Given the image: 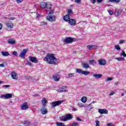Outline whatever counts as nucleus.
I'll return each instance as SVG.
<instances>
[{
  "label": "nucleus",
  "instance_id": "603ef678",
  "mask_svg": "<svg viewBox=\"0 0 126 126\" xmlns=\"http://www.w3.org/2000/svg\"><path fill=\"white\" fill-rule=\"evenodd\" d=\"M96 1L98 3H101L103 1V0H96Z\"/></svg>",
  "mask_w": 126,
  "mask_h": 126
},
{
  "label": "nucleus",
  "instance_id": "423d86ee",
  "mask_svg": "<svg viewBox=\"0 0 126 126\" xmlns=\"http://www.w3.org/2000/svg\"><path fill=\"white\" fill-rule=\"evenodd\" d=\"M28 52V49H23L22 52H21L19 55V57L21 58L22 59H23L24 60H25V56L26 55V53Z\"/></svg>",
  "mask_w": 126,
  "mask_h": 126
},
{
  "label": "nucleus",
  "instance_id": "6ab92c4d",
  "mask_svg": "<svg viewBox=\"0 0 126 126\" xmlns=\"http://www.w3.org/2000/svg\"><path fill=\"white\" fill-rule=\"evenodd\" d=\"M63 20H64V21H66V22H67L70 19V16H68V15L66 14L63 17Z\"/></svg>",
  "mask_w": 126,
  "mask_h": 126
},
{
  "label": "nucleus",
  "instance_id": "e2e57ef3",
  "mask_svg": "<svg viewBox=\"0 0 126 126\" xmlns=\"http://www.w3.org/2000/svg\"><path fill=\"white\" fill-rule=\"evenodd\" d=\"M73 111H77V109H76V108H74V109H73Z\"/></svg>",
  "mask_w": 126,
  "mask_h": 126
},
{
  "label": "nucleus",
  "instance_id": "1a4fd4ad",
  "mask_svg": "<svg viewBox=\"0 0 126 126\" xmlns=\"http://www.w3.org/2000/svg\"><path fill=\"white\" fill-rule=\"evenodd\" d=\"M29 59L30 62H31V63H38V60H37L36 57L29 56Z\"/></svg>",
  "mask_w": 126,
  "mask_h": 126
},
{
  "label": "nucleus",
  "instance_id": "864d4df0",
  "mask_svg": "<svg viewBox=\"0 0 126 126\" xmlns=\"http://www.w3.org/2000/svg\"><path fill=\"white\" fill-rule=\"evenodd\" d=\"M9 19L10 20H14L15 19V18H14V17H10V18H9Z\"/></svg>",
  "mask_w": 126,
  "mask_h": 126
},
{
  "label": "nucleus",
  "instance_id": "f257e3e1",
  "mask_svg": "<svg viewBox=\"0 0 126 126\" xmlns=\"http://www.w3.org/2000/svg\"><path fill=\"white\" fill-rule=\"evenodd\" d=\"M44 61L49 64H56V62H58V59L55 57V54H48L44 58Z\"/></svg>",
  "mask_w": 126,
  "mask_h": 126
},
{
  "label": "nucleus",
  "instance_id": "39448f33",
  "mask_svg": "<svg viewBox=\"0 0 126 126\" xmlns=\"http://www.w3.org/2000/svg\"><path fill=\"white\" fill-rule=\"evenodd\" d=\"M74 42V39L71 37H66L64 40V44H71Z\"/></svg>",
  "mask_w": 126,
  "mask_h": 126
},
{
  "label": "nucleus",
  "instance_id": "49530a36",
  "mask_svg": "<svg viewBox=\"0 0 126 126\" xmlns=\"http://www.w3.org/2000/svg\"><path fill=\"white\" fill-rule=\"evenodd\" d=\"M91 1L93 4H95V3H96V0H91Z\"/></svg>",
  "mask_w": 126,
  "mask_h": 126
},
{
  "label": "nucleus",
  "instance_id": "f8f14e48",
  "mask_svg": "<svg viewBox=\"0 0 126 126\" xmlns=\"http://www.w3.org/2000/svg\"><path fill=\"white\" fill-rule=\"evenodd\" d=\"M46 19L48 20V21H50V22H54V21H56V16H47Z\"/></svg>",
  "mask_w": 126,
  "mask_h": 126
},
{
  "label": "nucleus",
  "instance_id": "f3484780",
  "mask_svg": "<svg viewBox=\"0 0 126 126\" xmlns=\"http://www.w3.org/2000/svg\"><path fill=\"white\" fill-rule=\"evenodd\" d=\"M29 108L28 105H27V102H24V104H22L21 109L22 110H27Z\"/></svg>",
  "mask_w": 126,
  "mask_h": 126
},
{
  "label": "nucleus",
  "instance_id": "72a5a7b5",
  "mask_svg": "<svg viewBox=\"0 0 126 126\" xmlns=\"http://www.w3.org/2000/svg\"><path fill=\"white\" fill-rule=\"evenodd\" d=\"M109 1L110 2H120V1H121V0H109Z\"/></svg>",
  "mask_w": 126,
  "mask_h": 126
},
{
  "label": "nucleus",
  "instance_id": "c85d7f7f",
  "mask_svg": "<svg viewBox=\"0 0 126 126\" xmlns=\"http://www.w3.org/2000/svg\"><path fill=\"white\" fill-rule=\"evenodd\" d=\"M116 60L118 61V62H124L126 61V59L124 57H120L116 58Z\"/></svg>",
  "mask_w": 126,
  "mask_h": 126
},
{
  "label": "nucleus",
  "instance_id": "680f3d73",
  "mask_svg": "<svg viewBox=\"0 0 126 126\" xmlns=\"http://www.w3.org/2000/svg\"><path fill=\"white\" fill-rule=\"evenodd\" d=\"M4 87H5L6 88H7V87H10V85H4Z\"/></svg>",
  "mask_w": 126,
  "mask_h": 126
},
{
  "label": "nucleus",
  "instance_id": "a18cd8bd",
  "mask_svg": "<svg viewBox=\"0 0 126 126\" xmlns=\"http://www.w3.org/2000/svg\"><path fill=\"white\" fill-rule=\"evenodd\" d=\"M108 12H109V14L110 15H113V11H112V10H109V11H108Z\"/></svg>",
  "mask_w": 126,
  "mask_h": 126
},
{
  "label": "nucleus",
  "instance_id": "412c9836",
  "mask_svg": "<svg viewBox=\"0 0 126 126\" xmlns=\"http://www.w3.org/2000/svg\"><path fill=\"white\" fill-rule=\"evenodd\" d=\"M52 9V4H47L45 9L46 11H49V10H51Z\"/></svg>",
  "mask_w": 126,
  "mask_h": 126
},
{
  "label": "nucleus",
  "instance_id": "774afa93",
  "mask_svg": "<svg viewBox=\"0 0 126 126\" xmlns=\"http://www.w3.org/2000/svg\"><path fill=\"white\" fill-rule=\"evenodd\" d=\"M80 103H78V106H80Z\"/></svg>",
  "mask_w": 126,
  "mask_h": 126
},
{
  "label": "nucleus",
  "instance_id": "dca6fc26",
  "mask_svg": "<svg viewBox=\"0 0 126 126\" xmlns=\"http://www.w3.org/2000/svg\"><path fill=\"white\" fill-rule=\"evenodd\" d=\"M68 21V23L71 26H74L76 24V21L73 19H70Z\"/></svg>",
  "mask_w": 126,
  "mask_h": 126
},
{
  "label": "nucleus",
  "instance_id": "c756f323",
  "mask_svg": "<svg viewBox=\"0 0 126 126\" xmlns=\"http://www.w3.org/2000/svg\"><path fill=\"white\" fill-rule=\"evenodd\" d=\"M82 66L84 68H89V64L87 63H83Z\"/></svg>",
  "mask_w": 126,
  "mask_h": 126
},
{
  "label": "nucleus",
  "instance_id": "052dcab7",
  "mask_svg": "<svg viewBox=\"0 0 126 126\" xmlns=\"http://www.w3.org/2000/svg\"><path fill=\"white\" fill-rule=\"evenodd\" d=\"M34 97H38L39 96H40V95H39L38 94H35L34 95H33Z\"/></svg>",
  "mask_w": 126,
  "mask_h": 126
},
{
  "label": "nucleus",
  "instance_id": "6e6d98bb",
  "mask_svg": "<svg viewBox=\"0 0 126 126\" xmlns=\"http://www.w3.org/2000/svg\"><path fill=\"white\" fill-rule=\"evenodd\" d=\"M0 67H4V64L3 63L0 64Z\"/></svg>",
  "mask_w": 126,
  "mask_h": 126
},
{
  "label": "nucleus",
  "instance_id": "c9c22d12",
  "mask_svg": "<svg viewBox=\"0 0 126 126\" xmlns=\"http://www.w3.org/2000/svg\"><path fill=\"white\" fill-rule=\"evenodd\" d=\"M71 126H78V123L77 122H73Z\"/></svg>",
  "mask_w": 126,
  "mask_h": 126
},
{
  "label": "nucleus",
  "instance_id": "de8ad7c7",
  "mask_svg": "<svg viewBox=\"0 0 126 126\" xmlns=\"http://www.w3.org/2000/svg\"><path fill=\"white\" fill-rule=\"evenodd\" d=\"M23 0H16V2L17 3H20V2H22Z\"/></svg>",
  "mask_w": 126,
  "mask_h": 126
},
{
  "label": "nucleus",
  "instance_id": "8fccbe9b",
  "mask_svg": "<svg viewBox=\"0 0 126 126\" xmlns=\"http://www.w3.org/2000/svg\"><path fill=\"white\" fill-rule=\"evenodd\" d=\"M75 1L76 3H80V2H81V0H75Z\"/></svg>",
  "mask_w": 126,
  "mask_h": 126
},
{
  "label": "nucleus",
  "instance_id": "c03bdc74",
  "mask_svg": "<svg viewBox=\"0 0 126 126\" xmlns=\"http://www.w3.org/2000/svg\"><path fill=\"white\" fill-rule=\"evenodd\" d=\"M12 54H13V55H14V56H15L16 57H17V52H16V51H13V52H12Z\"/></svg>",
  "mask_w": 126,
  "mask_h": 126
},
{
  "label": "nucleus",
  "instance_id": "2f4dec72",
  "mask_svg": "<svg viewBox=\"0 0 126 126\" xmlns=\"http://www.w3.org/2000/svg\"><path fill=\"white\" fill-rule=\"evenodd\" d=\"M56 126H66L64 125V123H60V122H56Z\"/></svg>",
  "mask_w": 126,
  "mask_h": 126
},
{
  "label": "nucleus",
  "instance_id": "393cba45",
  "mask_svg": "<svg viewBox=\"0 0 126 126\" xmlns=\"http://www.w3.org/2000/svg\"><path fill=\"white\" fill-rule=\"evenodd\" d=\"M1 54L4 57H7L8 56H9V53H8V52L7 51H6V52L2 51L1 52Z\"/></svg>",
  "mask_w": 126,
  "mask_h": 126
},
{
  "label": "nucleus",
  "instance_id": "aec40b11",
  "mask_svg": "<svg viewBox=\"0 0 126 126\" xmlns=\"http://www.w3.org/2000/svg\"><path fill=\"white\" fill-rule=\"evenodd\" d=\"M48 3L46 2H40V7L41 8H45L47 6V4Z\"/></svg>",
  "mask_w": 126,
  "mask_h": 126
},
{
  "label": "nucleus",
  "instance_id": "473e14b6",
  "mask_svg": "<svg viewBox=\"0 0 126 126\" xmlns=\"http://www.w3.org/2000/svg\"><path fill=\"white\" fill-rule=\"evenodd\" d=\"M45 25H48V23L45 21H42L40 23V26H45Z\"/></svg>",
  "mask_w": 126,
  "mask_h": 126
},
{
  "label": "nucleus",
  "instance_id": "e433bc0d",
  "mask_svg": "<svg viewBox=\"0 0 126 126\" xmlns=\"http://www.w3.org/2000/svg\"><path fill=\"white\" fill-rule=\"evenodd\" d=\"M121 56H123V57H126V52L124 51H122V53L121 54Z\"/></svg>",
  "mask_w": 126,
  "mask_h": 126
},
{
  "label": "nucleus",
  "instance_id": "0e129e2a",
  "mask_svg": "<svg viewBox=\"0 0 126 126\" xmlns=\"http://www.w3.org/2000/svg\"><path fill=\"white\" fill-rule=\"evenodd\" d=\"M125 94L124 93H122V94H121V96H124Z\"/></svg>",
  "mask_w": 126,
  "mask_h": 126
},
{
  "label": "nucleus",
  "instance_id": "37998d69",
  "mask_svg": "<svg viewBox=\"0 0 126 126\" xmlns=\"http://www.w3.org/2000/svg\"><path fill=\"white\" fill-rule=\"evenodd\" d=\"M26 64H27V65H30L31 66V65H32V63H31V62H30L29 61L27 62Z\"/></svg>",
  "mask_w": 126,
  "mask_h": 126
},
{
  "label": "nucleus",
  "instance_id": "a211bd4d",
  "mask_svg": "<svg viewBox=\"0 0 126 126\" xmlns=\"http://www.w3.org/2000/svg\"><path fill=\"white\" fill-rule=\"evenodd\" d=\"M98 62L99 64H100V65H105V64L106 63V60H103V59L98 60Z\"/></svg>",
  "mask_w": 126,
  "mask_h": 126
},
{
  "label": "nucleus",
  "instance_id": "9d476101",
  "mask_svg": "<svg viewBox=\"0 0 126 126\" xmlns=\"http://www.w3.org/2000/svg\"><path fill=\"white\" fill-rule=\"evenodd\" d=\"M40 111L42 115H46V114H48V109L46 108V106H43L41 108Z\"/></svg>",
  "mask_w": 126,
  "mask_h": 126
},
{
  "label": "nucleus",
  "instance_id": "4468645a",
  "mask_svg": "<svg viewBox=\"0 0 126 126\" xmlns=\"http://www.w3.org/2000/svg\"><path fill=\"white\" fill-rule=\"evenodd\" d=\"M5 25L8 29H11V28H13V24L11 22H6Z\"/></svg>",
  "mask_w": 126,
  "mask_h": 126
},
{
  "label": "nucleus",
  "instance_id": "4be33fe9",
  "mask_svg": "<svg viewBox=\"0 0 126 126\" xmlns=\"http://www.w3.org/2000/svg\"><path fill=\"white\" fill-rule=\"evenodd\" d=\"M94 77L98 79V78H101L102 77V74H94L93 75Z\"/></svg>",
  "mask_w": 126,
  "mask_h": 126
},
{
  "label": "nucleus",
  "instance_id": "cd10ccee",
  "mask_svg": "<svg viewBox=\"0 0 126 126\" xmlns=\"http://www.w3.org/2000/svg\"><path fill=\"white\" fill-rule=\"evenodd\" d=\"M12 97V94H5V98L6 99H10Z\"/></svg>",
  "mask_w": 126,
  "mask_h": 126
},
{
  "label": "nucleus",
  "instance_id": "0eeeda50",
  "mask_svg": "<svg viewBox=\"0 0 126 126\" xmlns=\"http://www.w3.org/2000/svg\"><path fill=\"white\" fill-rule=\"evenodd\" d=\"M60 77L61 75H60V72H57L53 76V78L54 81H60Z\"/></svg>",
  "mask_w": 126,
  "mask_h": 126
},
{
  "label": "nucleus",
  "instance_id": "3c124183",
  "mask_svg": "<svg viewBox=\"0 0 126 126\" xmlns=\"http://www.w3.org/2000/svg\"><path fill=\"white\" fill-rule=\"evenodd\" d=\"M77 121L79 122H82V119H80L79 117H77Z\"/></svg>",
  "mask_w": 126,
  "mask_h": 126
},
{
  "label": "nucleus",
  "instance_id": "5fc2aeb1",
  "mask_svg": "<svg viewBox=\"0 0 126 126\" xmlns=\"http://www.w3.org/2000/svg\"><path fill=\"white\" fill-rule=\"evenodd\" d=\"M119 84H120L119 82H116L114 83L115 85H119Z\"/></svg>",
  "mask_w": 126,
  "mask_h": 126
},
{
  "label": "nucleus",
  "instance_id": "4d7b16f0",
  "mask_svg": "<svg viewBox=\"0 0 126 126\" xmlns=\"http://www.w3.org/2000/svg\"><path fill=\"white\" fill-rule=\"evenodd\" d=\"M115 93L114 92H112L111 93H110L109 95L110 96H112V95H114Z\"/></svg>",
  "mask_w": 126,
  "mask_h": 126
},
{
  "label": "nucleus",
  "instance_id": "ddd939ff",
  "mask_svg": "<svg viewBox=\"0 0 126 126\" xmlns=\"http://www.w3.org/2000/svg\"><path fill=\"white\" fill-rule=\"evenodd\" d=\"M98 112L99 113V114L103 115V114H108V111L106 109H98Z\"/></svg>",
  "mask_w": 126,
  "mask_h": 126
},
{
  "label": "nucleus",
  "instance_id": "09e8293b",
  "mask_svg": "<svg viewBox=\"0 0 126 126\" xmlns=\"http://www.w3.org/2000/svg\"><path fill=\"white\" fill-rule=\"evenodd\" d=\"M125 43V40H121L119 41V44H124Z\"/></svg>",
  "mask_w": 126,
  "mask_h": 126
},
{
  "label": "nucleus",
  "instance_id": "f03ea898",
  "mask_svg": "<svg viewBox=\"0 0 126 126\" xmlns=\"http://www.w3.org/2000/svg\"><path fill=\"white\" fill-rule=\"evenodd\" d=\"M72 119V115L70 114H67L65 116H62L60 117V120L62 122H67L69 120Z\"/></svg>",
  "mask_w": 126,
  "mask_h": 126
},
{
  "label": "nucleus",
  "instance_id": "ea45409f",
  "mask_svg": "<svg viewBox=\"0 0 126 126\" xmlns=\"http://www.w3.org/2000/svg\"><path fill=\"white\" fill-rule=\"evenodd\" d=\"M25 78H26V79H27V80H29V79H32V80L33 79V78H32V77H31V76L26 77Z\"/></svg>",
  "mask_w": 126,
  "mask_h": 126
},
{
  "label": "nucleus",
  "instance_id": "7ed1b4c3",
  "mask_svg": "<svg viewBox=\"0 0 126 126\" xmlns=\"http://www.w3.org/2000/svg\"><path fill=\"white\" fill-rule=\"evenodd\" d=\"M76 72L77 73H79L80 74H84V75H88L89 74H90V72L88 71H83L80 69H76Z\"/></svg>",
  "mask_w": 126,
  "mask_h": 126
},
{
  "label": "nucleus",
  "instance_id": "79ce46f5",
  "mask_svg": "<svg viewBox=\"0 0 126 126\" xmlns=\"http://www.w3.org/2000/svg\"><path fill=\"white\" fill-rule=\"evenodd\" d=\"M0 98H1V99H4V98H5V94H1L0 96Z\"/></svg>",
  "mask_w": 126,
  "mask_h": 126
},
{
  "label": "nucleus",
  "instance_id": "58836bf2",
  "mask_svg": "<svg viewBox=\"0 0 126 126\" xmlns=\"http://www.w3.org/2000/svg\"><path fill=\"white\" fill-rule=\"evenodd\" d=\"M68 75L69 77H72V76H74V73H69Z\"/></svg>",
  "mask_w": 126,
  "mask_h": 126
},
{
  "label": "nucleus",
  "instance_id": "a878e982",
  "mask_svg": "<svg viewBox=\"0 0 126 126\" xmlns=\"http://www.w3.org/2000/svg\"><path fill=\"white\" fill-rule=\"evenodd\" d=\"M96 63L97 62H96V61L94 60H91L89 61V64H90L91 65H93L94 64Z\"/></svg>",
  "mask_w": 126,
  "mask_h": 126
},
{
  "label": "nucleus",
  "instance_id": "5701e85b",
  "mask_svg": "<svg viewBox=\"0 0 126 126\" xmlns=\"http://www.w3.org/2000/svg\"><path fill=\"white\" fill-rule=\"evenodd\" d=\"M42 104L43 106H46V103H48V100L46 98H44L41 100Z\"/></svg>",
  "mask_w": 126,
  "mask_h": 126
},
{
  "label": "nucleus",
  "instance_id": "6e6552de",
  "mask_svg": "<svg viewBox=\"0 0 126 126\" xmlns=\"http://www.w3.org/2000/svg\"><path fill=\"white\" fill-rule=\"evenodd\" d=\"M10 75L12 79H15V80H17V79H18V75L15 71H12Z\"/></svg>",
  "mask_w": 126,
  "mask_h": 126
},
{
  "label": "nucleus",
  "instance_id": "20e7f679",
  "mask_svg": "<svg viewBox=\"0 0 126 126\" xmlns=\"http://www.w3.org/2000/svg\"><path fill=\"white\" fill-rule=\"evenodd\" d=\"M63 100L55 101L52 102L51 104L53 108H55V107H57L58 106H60V105H61V104L63 103Z\"/></svg>",
  "mask_w": 126,
  "mask_h": 126
},
{
  "label": "nucleus",
  "instance_id": "13d9d810",
  "mask_svg": "<svg viewBox=\"0 0 126 126\" xmlns=\"http://www.w3.org/2000/svg\"><path fill=\"white\" fill-rule=\"evenodd\" d=\"M54 14V11H50L49 13V15H51V14Z\"/></svg>",
  "mask_w": 126,
  "mask_h": 126
},
{
  "label": "nucleus",
  "instance_id": "69168bd1",
  "mask_svg": "<svg viewBox=\"0 0 126 126\" xmlns=\"http://www.w3.org/2000/svg\"><path fill=\"white\" fill-rule=\"evenodd\" d=\"M2 81H0V84H2Z\"/></svg>",
  "mask_w": 126,
  "mask_h": 126
},
{
  "label": "nucleus",
  "instance_id": "b1692460",
  "mask_svg": "<svg viewBox=\"0 0 126 126\" xmlns=\"http://www.w3.org/2000/svg\"><path fill=\"white\" fill-rule=\"evenodd\" d=\"M95 47L96 48H97V45H88L87 46V49H88V50H93L94 48H95Z\"/></svg>",
  "mask_w": 126,
  "mask_h": 126
},
{
  "label": "nucleus",
  "instance_id": "9b49d317",
  "mask_svg": "<svg viewBox=\"0 0 126 126\" xmlns=\"http://www.w3.org/2000/svg\"><path fill=\"white\" fill-rule=\"evenodd\" d=\"M67 89V86H63L62 87L60 88L61 90H58V92H59L60 93H63V92H67V90H65Z\"/></svg>",
  "mask_w": 126,
  "mask_h": 126
},
{
  "label": "nucleus",
  "instance_id": "4c0bfd02",
  "mask_svg": "<svg viewBox=\"0 0 126 126\" xmlns=\"http://www.w3.org/2000/svg\"><path fill=\"white\" fill-rule=\"evenodd\" d=\"M95 126H100V121L96 120L95 121Z\"/></svg>",
  "mask_w": 126,
  "mask_h": 126
},
{
  "label": "nucleus",
  "instance_id": "338daca9",
  "mask_svg": "<svg viewBox=\"0 0 126 126\" xmlns=\"http://www.w3.org/2000/svg\"><path fill=\"white\" fill-rule=\"evenodd\" d=\"M121 11H120V12H118V14L119 15V14H121Z\"/></svg>",
  "mask_w": 126,
  "mask_h": 126
},
{
  "label": "nucleus",
  "instance_id": "2eb2a0df",
  "mask_svg": "<svg viewBox=\"0 0 126 126\" xmlns=\"http://www.w3.org/2000/svg\"><path fill=\"white\" fill-rule=\"evenodd\" d=\"M7 43L10 45H14V44H16V41L13 38H9L7 40Z\"/></svg>",
  "mask_w": 126,
  "mask_h": 126
},
{
  "label": "nucleus",
  "instance_id": "bf43d9fd",
  "mask_svg": "<svg viewBox=\"0 0 126 126\" xmlns=\"http://www.w3.org/2000/svg\"><path fill=\"white\" fill-rule=\"evenodd\" d=\"M2 29V24L0 23V30H1Z\"/></svg>",
  "mask_w": 126,
  "mask_h": 126
},
{
  "label": "nucleus",
  "instance_id": "a19ab883",
  "mask_svg": "<svg viewBox=\"0 0 126 126\" xmlns=\"http://www.w3.org/2000/svg\"><path fill=\"white\" fill-rule=\"evenodd\" d=\"M112 80H113V78L111 77V78H108L106 80V81L108 82V81H111Z\"/></svg>",
  "mask_w": 126,
  "mask_h": 126
},
{
  "label": "nucleus",
  "instance_id": "7c9ffc66",
  "mask_svg": "<svg viewBox=\"0 0 126 126\" xmlns=\"http://www.w3.org/2000/svg\"><path fill=\"white\" fill-rule=\"evenodd\" d=\"M81 101H82L83 103H86L87 101V97H86V96L82 97L81 99Z\"/></svg>",
  "mask_w": 126,
  "mask_h": 126
},
{
  "label": "nucleus",
  "instance_id": "f704fd0d",
  "mask_svg": "<svg viewBox=\"0 0 126 126\" xmlns=\"http://www.w3.org/2000/svg\"><path fill=\"white\" fill-rule=\"evenodd\" d=\"M115 48L117 50V51H120V50H121V47L118 45H115Z\"/></svg>",
  "mask_w": 126,
  "mask_h": 126
},
{
  "label": "nucleus",
  "instance_id": "bb28decb",
  "mask_svg": "<svg viewBox=\"0 0 126 126\" xmlns=\"http://www.w3.org/2000/svg\"><path fill=\"white\" fill-rule=\"evenodd\" d=\"M73 11H72V10H71V9H68L67 15L70 16V15H71V14H73Z\"/></svg>",
  "mask_w": 126,
  "mask_h": 126
}]
</instances>
